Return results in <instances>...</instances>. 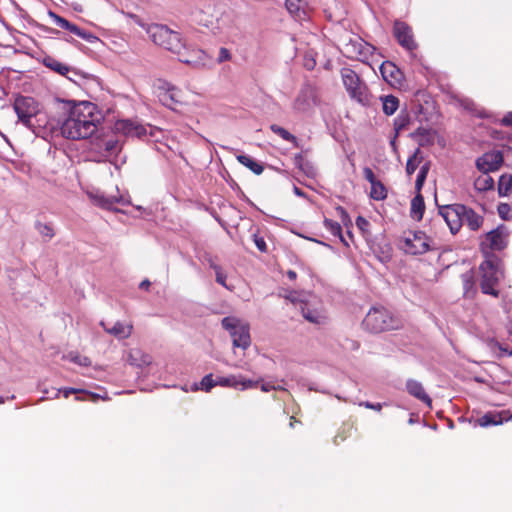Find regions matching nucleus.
<instances>
[{
    "label": "nucleus",
    "instance_id": "obj_34",
    "mask_svg": "<svg viewBox=\"0 0 512 512\" xmlns=\"http://www.w3.org/2000/svg\"><path fill=\"white\" fill-rule=\"evenodd\" d=\"M388 192L386 187L381 181H376L371 184L370 197L373 200L381 201L387 198Z\"/></svg>",
    "mask_w": 512,
    "mask_h": 512
},
{
    "label": "nucleus",
    "instance_id": "obj_41",
    "mask_svg": "<svg viewBox=\"0 0 512 512\" xmlns=\"http://www.w3.org/2000/svg\"><path fill=\"white\" fill-rule=\"evenodd\" d=\"M490 348L493 352L497 353L499 357L512 356V350H509L507 346H503L496 341L490 343Z\"/></svg>",
    "mask_w": 512,
    "mask_h": 512
},
{
    "label": "nucleus",
    "instance_id": "obj_26",
    "mask_svg": "<svg viewBox=\"0 0 512 512\" xmlns=\"http://www.w3.org/2000/svg\"><path fill=\"white\" fill-rule=\"evenodd\" d=\"M236 158H237V161L240 164H242L243 166L248 168L254 174L260 175V174L263 173V171H264L263 164L260 163V162H257L256 160H254L250 156H248V155H238Z\"/></svg>",
    "mask_w": 512,
    "mask_h": 512
},
{
    "label": "nucleus",
    "instance_id": "obj_42",
    "mask_svg": "<svg viewBox=\"0 0 512 512\" xmlns=\"http://www.w3.org/2000/svg\"><path fill=\"white\" fill-rule=\"evenodd\" d=\"M216 385V379L213 378V374H208L202 378L200 382V389L205 392H209Z\"/></svg>",
    "mask_w": 512,
    "mask_h": 512
},
{
    "label": "nucleus",
    "instance_id": "obj_14",
    "mask_svg": "<svg viewBox=\"0 0 512 512\" xmlns=\"http://www.w3.org/2000/svg\"><path fill=\"white\" fill-rule=\"evenodd\" d=\"M94 146L104 158L116 156L122 149V145L115 135L98 140Z\"/></svg>",
    "mask_w": 512,
    "mask_h": 512
},
{
    "label": "nucleus",
    "instance_id": "obj_29",
    "mask_svg": "<svg viewBox=\"0 0 512 512\" xmlns=\"http://www.w3.org/2000/svg\"><path fill=\"white\" fill-rule=\"evenodd\" d=\"M345 49L346 55L349 58L361 59V57L365 55V53L362 50L363 44L359 39H356L355 41L351 40L349 43L346 44Z\"/></svg>",
    "mask_w": 512,
    "mask_h": 512
},
{
    "label": "nucleus",
    "instance_id": "obj_8",
    "mask_svg": "<svg viewBox=\"0 0 512 512\" xmlns=\"http://www.w3.org/2000/svg\"><path fill=\"white\" fill-rule=\"evenodd\" d=\"M221 323L224 329L230 331L235 347L246 349L250 346L251 337L248 325L241 324L238 320L231 317L223 318Z\"/></svg>",
    "mask_w": 512,
    "mask_h": 512
},
{
    "label": "nucleus",
    "instance_id": "obj_62",
    "mask_svg": "<svg viewBox=\"0 0 512 512\" xmlns=\"http://www.w3.org/2000/svg\"><path fill=\"white\" fill-rule=\"evenodd\" d=\"M296 194H300V191L298 188H296Z\"/></svg>",
    "mask_w": 512,
    "mask_h": 512
},
{
    "label": "nucleus",
    "instance_id": "obj_58",
    "mask_svg": "<svg viewBox=\"0 0 512 512\" xmlns=\"http://www.w3.org/2000/svg\"><path fill=\"white\" fill-rule=\"evenodd\" d=\"M382 409V404L381 403H373L372 405V410H375V411H381Z\"/></svg>",
    "mask_w": 512,
    "mask_h": 512
},
{
    "label": "nucleus",
    "instance_id": "obj_33",
    "mask_svg": "<svg viewBox=\"0 0 512 512\" xmlns=\"http://www.w3.org/2000/svg\"><path fill=\"white\" fill-rule=\"evenodd\" d=\"M512 192V175L503 174L498 181V194L501 197L508 196Z\"/></svg>",
    "mask_w": 512,
    "mask_h": 512
},
{
    "label": "nucleus",
    "instance_id": "obj_54",
    "mask_svg": "<svg viewBox=\"0 0 512 512\" xmlns=\"http://www.w3.org/2000/svg\"><path fill=\"white\" fill-rule=\"evenodd\" d=\"M84 393L89 395L90 400L92 402H97L101 398V396L99 394H96V393H93V392L85 391Z\"/></svg>",
    "mask_w": 512,
    "mask_h": 512
},
{
    "label": "nucleus",
    "instance_id": "obj_60",
    "mask_svg": "<svg viewBox=\"0 0 512 512\" xmlns=\"http://www.w3.org/2000/svg\"><path fill=\"white\" fill-rule=\"evenodd\" d=\"M296 422H298V421L296 420V418H295L294 416H291V417H290V423H289V426H290L291 428H293V427H294V424H295Z\"/></svg>",
    "mask_w": 512,
    "mask_h": 512
},
{
    "label": "nucleus",
    "instance_id": "obj_36",
    "mask_svg": "<svg viewBox=\"0 0 512 512\" xmlns=\"http://www.w3.org/2000/svg\"><path fill=\"white\" fill-rule=\"evenodd\" d=\"M429 170H430V162H426L420 167L419 173H418L416 181H415L416 193H421L422 187L425 183V180L427 178V174H428Z\"/></svg>",
    "mask_w": 512,
    "mask_h": 512
},
{
    "label": "nucleus",
    "instance_id": "obj_48",
    "mask_svg": "<svg viewBox=\"0 0 512 512\" xmlns=\"http://www.w3.org/2000/svg\"><path fill=\"white\" fill-rule=\"evenodd\" d=\"M464 289L467 291L474 285V277L472 273H465L462 275Z\"/></svg>",
    "mask_w": 512,
    "mask_h": 512
},
{
    "label": "nucleus",
    "instance_id": "obj_57",
    "mask_svg": "<svg viewBox=\"0 0 512 512\" xmlns=\"http://www.w3.org/2000/svg\"><path fill=\"white\" fill-rule=\"evenodd\" d=\"M372 405H373V403L368 402V401H365V402H361V403H360V406H364V407H365V408H367V409H372Z\"/></svg>",
    "mask_w": 512,
    "mask_h": 512
},
{
    "label": "nucleus",
    "instance_id": "obj_16",
    "mask_svg": "<svg viewBox=\"0 0 512 512\" xmlns=\"http://www.w3.org/2000/svg\"><path fill=\"white\" fill-rule=\"evenodd\" d=\"M173 53L178 56L180 62L191 65L193 67H197L203 64L204 60L206 59V54L203 50L193 49L188 51L185 45L183 50Z\"/></svg>",
    "mask_w": 512,
    "mask_h": 512
},
{
    "label": "nucleus",
    "instance_id": "obj_46",
    "mask_svg": "<svg viewBox=\"0 0 512 512\" xmlns=\"http://www.w3.org/2000/svg\"><path fill=\"white\" fill-rule=\"evenodd\" d=\"M253 241L260 252H267V244L263 237H261L257 234H254Z\"/></svg>",
    "mask_w": 512,
    "mask_h": 512
},
{
    "label": "nucleus",
    "instance_id": "obj_32",
    "mask_svg": "<svg viewBox=\"0 0 512 512\" xmlns=\"http://www.w3.org/2000/svg\"><path fill=\"white\" fill-rule=\"evenodd\" d=\"M301 0H286L285 6L288 12L296 19L302 20L305 16V11L301 7Z\"/></svg>",
    "mask_w": 512,
    "mask_h": 512
},
{
    "label": "nucleus",
    "instance_id": "obj_9",
    "mask_svg": "<svg viewBox=\"0 0 512 512\" xmlns=\"http://www.w3.org/2000/svg\"><path fill=\"white\" fill-rule=\"evenodd\" d=\"M465 205L452 204L440 207L439 215L445 220L452 234H456L463 226Z\"/></svg>",
    "mask_w": 512,
    "mask_h": 512
},
{
    "label": "nucleus",
    "instance_id": "obj_50",
    "mask_svg": "<svg viewBox=\"0 0 512 512\" xmlns=\"http://www.w3.org/2000/svg\"><path fill=\"white\" fill-rule=\"evenodd\" d=\"M500 124L506 127H512V112H508L504 117L500 120Z\"/></svg>",
    "mask_w": 512,
    "mask_h": 512
},
{
    "label": "nucleus",
    "instance_id": "obj_37",
    "mask_svg": "<svg viewBox=\"0 0 512 512\" xmlns=\"http://www.w3.org/2000/svg\"><path fill=\"white\" fill-rule=\"evenodd\" d=\"M422 161V157L420 156V150L416 149L412 156H410L406 163V173L410 176L412 175L419 164Z\"/></svg>",
    "mask_w": 512,
    "mask_h": 512
},
{
    "label": "nucleus",
    "instance_id": "obj_22",
    "mask_svg": "<svg viewBox=\"0 0 512 512\" xmlns=\"http://www.w3.org/2000/svg\"><path fill=\"white\" fill-rule=\"evenodd\" d=\"M301 312L303 317L311 323L322 324L325 320L323 313L316 308H311L308 303H302Z\"/></svg>",
    "mask_w": 512,
    "mask_h": 512
},
{
    "label": "nucleus",
    "instance_id": "obj_3",
    "mask_svg": "<svg viewBox=\"0 0 512 512\" xmlns=\"http://www.w3.org/2000/svg\"><path fill=\"white\" fill-rule=\"evenodd\" d=\"M341 77L343 85L351 99L363 106L371 104L372 95L359 75L350 68L341 69Z\"/></svg>",
    "mask_w": 512,
    "mask_h": 512
},
{
    "label": "nucleus",
    "instance_id": "obj_12",
    "mask_svg": "<svg viewBox=\"0 0 512 512\" xmlns=\"http://www.w3.org/2000/svg\"><path fill=\"white\" fill-rule=\"evenodd\" d=\"M114 131L126 137L142 138L146 136L145 126L131 120H118L114 124Z\"/></svg>",
    "mask_w": 512,
    "mask_h": 512
},
{
    "label": "nucleus",
    "instance_id": "obj_5",
    "mask_svg": "<svg viewBox=\"0 0 512 512\" xmlns=\"http://www.w3.org/2000/svg\"><path fill=\"white\" fill-rule=\"evenodd\" d=\"M151 40L158 46L171 52H180L184 49L181 35L172 31L165 25L153 24L148 28Z\"/></svg>",
    "mask_w": 512,
    "mask_h": 512
},
{
    "label": "nucleus",
    "instance_id": "obj_25",
    "mask_svg": "<svg viewBox=\"0 0 512 512\" xmlns=\"http://www.w3.org/2000/svg\"><path fill=\"white\" fill-rule=\"evenodd\" d=\"M413 137L418 140L421 146L432 145L435 139V132L431 129L419 127L413 133Z\"/></svg>",
    "mask_w": 512,
    "mask_h": 512
},
{
    "label": "nucleus",
    "instance_id": "obj_10",
    "mask_svg": "<svg viewBox=\"0 0 512 512\" xmlns=\"http://www.w3.org/2000/svg\"><path fill=\"white\" fill-rule=\"evenodd\" d=\"M393 34L398 43L406 50L413 51L417 48L412 28L407 23L396 20L393 25Z\"/></svg>",
    "mask_w": 512,
    "mask_h": 512
},
{
    "label": "nucleus",
    "instance_id": "obj_52",
    "mask_svg": "<svg viewBox=\"0 0 512 512\" xmlns=\"http://www.w3.org/2000/svg\"><path fill=\"white\" fill-rule=\"evenodd\" d=\"M304 160V157L301 153H298L294 156V164L298 166L299 168L302 167V162Z\"/></svg>",
    "mask_w": 512,
    "mask_h": 512
},
{
    "label": "nucleus",
    "instance_id": "obj_1",
    "mask_svg": "<svg viewBox=\"0 0 512 512\" xmlns=\"http://www.w3.org/2000/svg\"><path fill=\"white\" fill-rule=\"evenodd\" d=\"M101 120L102 114L95 104L80 102L71 107L63 120L61 134L67 139H86L94 134Z\"/></svg>",
    "mask_w": 512,
    "mask_h": 512
},
{
    "label": "nucleus",
    "instance_id": "obj_4",
    "mask_svg": "<svg viewBox=\"0 0 512 512\" xmlns=\"http://www.w3.org/2000/svg\"><path fill=\"white\" fill-rule=\"evenodd\" d=\"M498 262V258L492 255L491 257L486 258L479 266V270L481 272V291L482 293L492 295L493 297L499 296V291L496 289V286L502 276Z\"/></svg>",
    "mask_w": 512,
    "mask_h": 512
},
{
    "label": "nucleus",
    "instance_id": "obj_49",
    "mask_svg": "<svg viewBox=\"0 0 512 512\" xmlns=\"http://www.w3.org/2000/svg\"><path fill=\"white\" fill-rule=\"evenodd\" d=\"M60 392H63V396L65 398H68L70 396V394L82 393V392H85V390H83V389H76V388H65L63 390L59 389L57 391V393H56V397H58Z\"/></svg>",
    "mask_w": 512,
    "mask_h": 512
},
{
    "label": "nucleus",
    "instance_id": "obj_40",
    "mask_svg": "<svg viewBox=\"0 0 512 512\" xmlns=\"http://www.w3.org/2000/svg\"><path fill=\"white\" fill-rule=\"evenodd\" d=\"M210 267L214 270L215 272V275H216V282L219 283L220 285H222L223 287H225L226 289L228 290H232L226 283V274L223 272L221 266L215 264V263H211L210 264Z\"/></svg>",
    "mask_w": 512,
    "mask_h": 512
},
{
    "label": "nucleus",
    "instance_id": "obj_19",
    "mask_svg": "<svg viewBox=\"0 0 512 512\" xmlns=\"http://www.w3.org/2000/svg\"><path fill=\"white\" fill-rule=\"evenodd\" d=\"M503 414L501 411H489L482 415L481 417H478L474 420V426L479 427H489V426H497L503 424Z\"/></svg>",
    "mask_w": 512,
    "mask_h": 512
},
{
    "label": "nucleus",
    "instance_id": "obj_23",
    "mask_svg": "<svg viewBox=\"0 0 512 512\" xmlns=\"http://www.w3.org/2000/svg\"><path fill=\"white\" fill-rule=\"evenodd\" d=\"M43 64L51 69L52 71L58 73L59 75L66 76L70 72V67L59 60L55 59L51 56H46L43 59Z\"/></svg>",
    "mask_w": 512,
    "mask_h": 512
},
{
    "label": "nucleus",
    "instance_id": "obj_38",
    "mask_svg": "<svg viewBox=\"0 0 512 512\" xmlns=\"http://www.w3.org/2000/svg\"><path fill=\"white\" fill-rule=\"evenodd\" d=\"M175 89H168L159 93V100L161 103L169 108H173V104L177 103L178 100L175 98Z\"/></svg>",
    "mask_w": 512,
    "mask_h": 512
},
{
    "label": "nucleus",
    "instance_id": "obj_6",
    "mask_svg": "<svg viewBox=\"0 0 512 512\" xmlns=\"http://www.w3.org/2000/svg\"><path fill=\"white\" fill-rule=\"evenodd\" d=\"M13 107L19 121L26 127H33V118H36L38 122L41 120L38 119L41 115V106L33 97L20 95L15 98Z\"/></svg>",
    "mask_w": 512,
    "mask_h": 512
},
{
    "label": "nucleus",
    "instance_id": "obj_20",
    "mask_svg": "<svg viewBox=\"0 0 512 512\" xmlns=\"http://www.w3.org/2000/svg\"><path fill=\"white\" fill-rule=\"evenodd\" d=\"M466 224L470 230L477 231L483 224V217L473 209L465 206L463 213V225Z\"/></svg>",
    "mask_w": 512,
    "mask_h": 512
},
{
    "label": "nucleus",
    "instance_id": "obj_24",
    "mask_svg": "<svg viewBox=\"0 0 512 512\" xmlns=\"http://www.w3.org/2000/svg\"><path fill=\"white\" fill-rule=\"evenodd\" d=\"M425 211V202L421 193H416L411 201V216L416 220H421Z\"/></svg>",
    "mask_w": 512,
    "mask_h": 512
},
{
    "label": "nucleus",
    "instance_id": "obj_28",
    "mask_svg": "<svg viewBox=\"0 0 512 512\" xmlns=\"http://www.w3.org/2000/svg\"><path fill=\"white\" fill-rule=\"evenodd\" d=\"M474 181V188L479 192H486L494 188V180L487 172H482Z\"/></svg>",
    "mask_w": 512,
    "mask_h": 512
},
{
    "label": "nucleus",
    "instance_id": "obj_51",
    "mask_svg": "<svg viewBox=\"0 0 512 512\" xmlns=\"http://www.w3.org/2000/svg\"><path fill=\"white\" fill-rule=\"evenodd\" d=\"M356 225L361 230H365L369 226V222L362 216L356 218Z\"/></svg>",
    "mask_w": 512,
    "mask_h": 512
},
{
    "label": "nucleus",
    "instance_id": "obj_15",
    "mask_svg": "<svg viewBox=\"0 0 512 512\" xmlns=\"http://www.w3.org/2000/svg\"><path fill=\"white\" fill-rule=\"evenodd\" d=\"M48 16L52 19L53 23L56 26H58L62 29H66L84 40L89 41L91 38H93L92 34L81 29L77 25L69 22L67 19L61 17L60 15L56 14L55 12L49 11Z\"/></svg>",
    "mask_w": 512,
    "mask_h": 512
},
{
    "label": "nucleus",
    "instance_id": "obj_31",
    "mask_svg": "<svg viewBox=\"0 0 512 512\" xmlns=\"http://www.w3.org/2000/svg\"><path fill=\"white\" fill-rule=\"evenodd\" d=\"M270 129L273 133L277 134L278 136H280L283 140L285 141H288L290 143H292L295 147H299V141L297 139L296 136H294L293 134H291L288 130H286L285 128L277 125V124H272L270 126Z\"/></svg>",
    "mask_w": 512,
    "mask_h": 512
},
{
    "label": "nucleus",
    "instance_id": "obj_30",
    "mask_svg": "<svg viewBox=\"0 0 512 512\" xmlns=\"http://www.w3.org/2000/svg\"><path fill=\"white\" fill-rule=\"evenodd\" d=\"M383 112L386 115L394 114L399 107V99L393 95L381 97Z\"/></svg>",
    "mask_w": 512,
    "mask_h": 512
},
{
    "label": "nucleus",
    "instance_id": "obj_27",
    "mask_svg": "<svg viewBox=\"0 0 512 512\" xmlns=\"http://www.w3.org/2000/svg\"><path fill=\"white\" fill-rule=\"evenodd\" d=\"M133 330L132 324L124 325L121 322H116L112 328L106 329L108 333L115 336L118 339H126L128 338Z\"/></svg>",
    "mask_w": 512,
    "mask_h": 512
},
{
    "label": "nucleus",
    "instance_id": "obj_55",
    "mask_svg": "<svg viewBox=\"0 0 512 512\" xmlns=\"http://www.w3.org/2000/svg\"><path fill=\"white\" fill-rule=\"evenodd\" d=\"M151 283L148 279H145L143 280L140 284H139V288L140 289H148L150 287Z\"/></svg>",
    "mask_w": 512,
    "mask_h": 512
},
{
    "label": "nucleus",
    "instance_id": "obj_59",
    "mask_svg": "<svg viewBox=\"0 0 512 512\" xmlns=\"http://www.w3.org/2000/svg\"><path fill=\"white\" fill-rule=\"evenodd\" d=\"M287 275H288V277H289L290 279H292V280H293V279H295V278H296V276H297L296 272H295V271H292V270L288 271Z\"/></svg>",
    "mask_w": 512,
    "mask_h": 512
},
{
    "label": "nucleus",
    "instance_id": "obj_35",
    "mask_svg": "<svg viewBox=\"0 0 512 512\" xmlns=\"http://www.w3.org/2000/svg\"><path fill=\"white\" fill-rule=\"evenodd\" d=\"M324 226L327 230L331 232L332 235L338 236L346 246H348V243L345 241L343 235H342V227L341 225L334 220L331 219H325L324 220Z\"/></svg>",
    "mask_w": 512,
    "mask_h": 512
},
{
    "label": "nucleus",
    "instance_id": "obj_13",
    "mask_svg": "<svg viewBox=\"0 0 512 512\" xmlns=\"http://www.w3.org/2000/svg\"><path fill=\"white\" fill-rule=\"evenodd\" d=\"M383 79L393 87H401L404 83L403 72L391 61H384L380 66Z\"/></svg>",
    "mask_w": 512,
    "mask_h": 512
},
{
    "label": "nucleus",
    "instance_id": "obj_7",
    "mask_svg": "<svg viewBox=\"0 0 512 512\" xmlns=\"http://www.w3.org/2000/svg\"><path fill=\"white\" fill-rule=\"evenodd\" d=\"M400 247L407 254H424L430 249L429 238L422 231H407L401 239Z\"/></svg>",
    "mask_w": 512,
    "mask_h": 512
},
{
    "label": "nucleus",
    "instance_id": "obj_44",
    "mask_svg": "<svg viewBox=\"0 0 512 512\" xmlns=\"http://www.w3.org/2000/svg\"><path fill=\"white\" fill-rule=\"evenodd\" d=\"M497 211H498V214L499 216L503 219V220H509L510 219V211H511V207L508 203H500L497 207Z\"/></svg>",
    "mask_w": 512,
    "mask_h": 512
},
{
    "label": "nucleus",
    "instance_id": "obj_47",
    "mask_svg": "<svg viewBox=\"0 0 512 512\" xmlns=\"http://www.w3.org/2000/svg\"><path fill=\"white\" fill-rule=\"evenodd\" d=\"M363 176L370 184H373L374 182L378 181L370 167L363 168Z\"/></svg>",
    "mask_w": 512,
    "mask_h": 512
},
{
    "label": "nucleus",
    "instance_id": "obj_56",
    "mask_svg": "<svg viewBox=\"0 0 512 512\" xmlns=\"http://www.w3.org/2000/svg\"><path fill=\"white\" fill-rule=\"evenodd\" d=\"M261 389L265 392L270 391L271 389H275L274 386H270L269 384H262Z\"/></svg>",
    "mask_w": 512,
    "mask_h": 512
},
{
    "label": "nucleus",
    "instance_id": "obj_21",
    "mask_svg": "<svg viewBox=\"0 0 512 512\" xmlns=\"http://www.w3.org/2000/svg\"><path fill=\"white\" fill-rule=\"evenodd\" d=\"M486 240L492 250L500 251L506 247L505 236L499 228L487 233Z\"/></svg>",
    "mask_w": 512,
    "mask_h": 512
},
{
    "label": "nucleus",
    "instance_id": "obj_17",
    "mask_svg": "<svg viewBox=\"0 0 512 512\" xmlns=\"http://www.w3.org/2000/svg\"><path fill=\"white\" fill-rule=\"evenodd\" d=\"M406 389L411 396L425 403L429 408L432 407V399L425 392L423 385L419 381L414 379L407 380Z\"/></svg>",
    "mask_w": 512,
    "mask_h": 512
},
{
    "label": "nucleus",
    "instance_id": "obj_43",
    "mask_svg": "<svg viewBox=\"0 0 512 512\" xmlns=\"http://www.w3.org/2000/svg\"><path fill=\"white\" fill-rule=\"evenodd\" d=\"M409 123V117L407 114L403 115V114H400L396 119H395V130L397 132L403 130L406 128L407 124Z\"/></svg>",
    "mask_w": 512,
    "mask_h": 512
},
{
    "label": "nucleus",
    "instance_id": "obj_18",
    "mask_svg": "<svg viewBox=\"0 0 512 512\" xmlns=\"http://www.w3.org/2000/svg\"><path fill=\"white\" fill-rule=\"evenodd\" d=\"M217 385L223 386V387H233L237 388L239 385H241V389H247L257 386V382H254L252 380H245V379H239L238 377L231 375L228 377H217L216 378Z\"/></svg>",
    "mask_w": 512,
    "mask_h": 512
},
{
    "label": "nucleus",
    "instance_id": "obj_39",
    "mask_svg": "<svg viewBox=\"0 0 512 512\" xmlns=\"http://www.w3.org/2000/svg\"><path fill=\"white\" fill-rule=\"evenodd\" d=\"M36 229L45 241L51 240L55 235L53 227L47 223L37 222Z\"/></svg>",
    "mask_w": 512,
    "mask_h": 512
},
{
    "label": "nucleus",
    "instance_id": "obj_45",
    "mask_svg": "<svg viewBox=\"0 0 512 512\" xmlns=\"http://www.w3.org/2000/svg\"><path fill=\"white\" fill-rule=\"evenodd\" d=\"M231 58H232L231 53H230V51L227 48L221 47L219 49V54H218V57H217V63L221 64L223 62L230 61Z\"/></svg>",
    "mask_w": 512,
    "mask_h": 512
},
{
    "label": "nucleus",
    "instance_id": "obj_11",
    "mask_svg": "<svg viewBox=\"0 0 512 512\" xmlns=\"http://www.w3.org/2000/svg\"><path fill=\"white\" fill-rule=\"evenodd\" d=\"M504 157L501 151L493 150L484 153L476 160V167L481 172H494L503 164Z\"/></svg>",
    "mask_w": 512,
    "mask_h": 512
},
{
    "label": "nucleus",
    "instance_id": "obj_2",
    "mask_svg": "<svg viewBox=\"0 0 512 512\" xmlns=\"http://www.w3.org/2000/svg\"><path fill=\"white\" fill-rule=\"evenodd\" d=\"M365 330L371 333H382L401 327V321L384 307H372L362 321Z\"/></svg>",
    "mask_w": 512,
    "mask_h": 512
},
{
    "label": "nucleus",
    "instance_id": "obj_61",
    "mask_svg": "<svg viewBox=\"0 0 512 512\" xmlns=\"http://www.w3.org/2000/svg\"><path fill=\"white\" fill-rule=\"evenodd\" d=\"M4 403V399L0 397V404Z\"/></svg>",
    "mask_w": 512,
    "mask_h": 512
},
{
    "label": "nucleus",
    "instance_id": "obj_53",
    "mask_svg": "<svg viewBox=\"0 0 512 512\" xmlns=\"http://www.w3.org/2000/svg\"><path fill=\"white\" fill-rule=\"evenodd\" d=\"M502 414L504 416V417H502L503 418V423L507 422V421H512V413H510V411L502 410Z\"/></svg>",
    "mask_w": 512,
    "mask_h": 512
}]
</instances>
